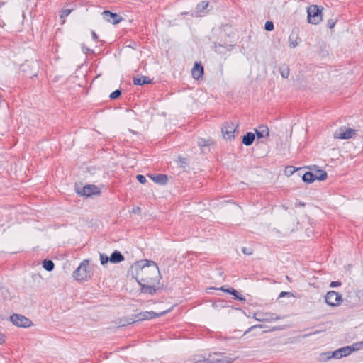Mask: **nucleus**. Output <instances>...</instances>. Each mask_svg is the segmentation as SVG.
I'll use <instances>...</instances> for the list:
<instances>
[{
  "mask_svg": "<svg viewBox=\"0 0 363 363\" xmlns=\"http://www.w3.org/2000/svg\"><path fill=\"white\" fill-rule=\"evenodd\" d=\"M5 2V0H0V6L3 5Z\"/></svg>",
  "mask_w": 363,
  "mask_h": 363,
  "instance_id": "43",
  "label": "nucleus"
},
{
  "mask_svg": "<svg viewBox=\"0 0 363 363\" xmlns=\"http://www.w3.org/2000/svg\"><path fill=\"white\" fill-rule=\"evenodd\" d=\"M220 289L223 291L228 292V293L233 295L237 299H239L241 301L245 300V298L243 297L238 296V292L236 290H235L232 288L225 289L224 287H221Z\"/></svg>",
  "mask_w": 363,
  "mask_h": 363,
  "instance_id": "22",
  "label": "nucleus"
},
{
  "mask_svg": "<svg viewBox=\"0 0 363 363\" xmlns=\"http://www.w3.org/2000/svg\"><path fill=\"white\" fill-rule=\"evenodd\" d=\"M82 51L84 52V53H87L88 52L90 51V49H89L88 48H86L85 45H82Z\"/></svg>",
  "mask_w": 363,
  "mask_h": 363,
  "instance_id": "39",
  "label": "nucleus"
},
{
  "mask_svg": "<svg viewBox=\"0 0 363 363\" xmlns=\"http://www.w3.org/2000/svg\"><path fill=\"white\" fill-rule=\"evenodd\" d=\"M237 125L233 122H226L222 127V133L225 139L231 140L234 138V133L235 132Z\"/></svg>",
  "mask_w": 363,
  "mask_h": 363,
  "instance_id": "9",
  "label": "nucleus"
},
{
  "mask_svg": "<svg viewBox=\"0 0 363 363\" xmlns=\"http://www.w3.org/2000/svg\"><path fill=\"white\" fill-rule=\"evenodd\" d=\"M169 311H170V309L164 311L160 313H155L154 311H144V312H141V313L136 314L135 318L138 321L144 320H149V319H152L154 318H157V317L162 316V315L167 313Z\"/></svg>",
  "mask_w": 363,
  "mask_h": 363,
  "instance_id": "8",
  "label": "nucleus"
},
{
  "mask_svg": "<svg viewBox=\"0 0 363 363\" xmlns=\"http://www.w3.org/2000/svg\"><path fill=\"white\" fill-rule=\"evenodd\" d=\"M242 252H243L245 254H247V255H251V254H252V252H251V251H248V250H247V249H246V248H243Z\"/></svg>",
  "mask_w": 363,
  "mask_h": 363,
  "instance_id": "41",
  "label": "nucleus"
},
{
  "mask_svg": "<svg viewBox=\"0 0 363 363\" xmlns=\"http://www.w3.org/2000/svg\"><path fill=\"white\" fill-rule=\"evenodd\" d=\"M121 94V91L120 90H116L114 91L113 92H112L109 97L111 99H117L118 97L120 96V95Z\"/></svg>",
  "mask_w": 363,
  "mask_h": 363,
  "instance_id": "30",
  "label": "nucleus"
},
{
  "mask_svg": "<svg viewBox=\"0 0 363 363\" xmlns=\"http://www.w3.org/2000/svg\"><path fill=\"white\" fill-rule=\"evenodd\" d=\"M317 333H318V331H315V332H314V333H309V334H306V335H303V337H308V336H310V335H315V334H317Z\"/></svg>",
  "mask_w": 363,
  "mask_h": 363,
  "instance_id": "42",
  "label": "nucleus"
},
{
  "mask_svg": "<svg viewBox=\"0 0 363 363\" xmlns=\"http://www.w3.org/2000/svg\"><path fill=\"white\" fill-rule=\"evenodd\" d=\"M333 26H334V23H333V24H332V23H330V28H332L333 27Z\"/></svg>",
  "mask_w": 363,
  "mask_h": 363,
  "instance_id": "44",
  "label": "nucleus"
},
{
  "mask_svg": "<svg viewBox=\"0 0 363 363\" xmlns=\"http://www.w3.org/2000/svg\"><path fill=\"white\" fill-rule=\"evenodd\" d=\"M303 181L306 183H312L315 181L313 173L311 172H306L302 177Z\"/></svg>",
  "mask_w": 363,
  "mask_h": 363,
  "instance_id": "21",
  "label": "nucleus"
},
{
  "mask_svg": "<svg viewBox=\"0 0 363 363\" xmlns=\"http://www.w3.org/2000/svg\"><path fill=\"white\" fill-rule=\"evenodd\" d=\"M43 267L45 270L50 272V271L53 270L55 264L52 260L45 259L43 262Z\"/></svg>",
  "mask_w": 363,
  "mask_h": 363,
  "instance_id": "24",
  "label": "nucleus"
},
{
  "mask_svg": "<svg viewBox=\"0 0 363 363\" xmlns=\"http://www.w3.org/2000/svg\"><path fill=\"white\" fill-rule=\"evenodd\" d=\"M92 270L88 260H84L73 272V277L78 281H86L91 278Z\"/></svg>",
  "mask_w": 363,
  "mask_h": 363,
  "instance_id": "2",
  "label": "nucleus"
},
{
  "mask_svg": "<svg viewBox=\"0 0 363 363\" xmlns=\"http://www.w3.org/2000/svg\"><path fill=\"white\" fill-rule=\"evenodd\" d=\"M341 284H342V283L340 281H332L330 284V286L333 288V287L340 286H341Z\"/></svg>",
  "mask_w": 363,
  "mask_h": 363,
  "instance_id": "34",
  "label": "nucleus"
},
{
  "mask_svg": "<svg viewBox=\"0 0 363 363\" xmlns=\"http://www.w3.org/2000/svg\"><path fill=\"white\" fill-rule=\"evenodd\" d=\"M308 21L316 25L322 20L321 12L316 5H312L308 8Z\"/></svg>",
  "mask_w": 363,
  "mask_h": 363,
  "instance_id": "4",
  "label": "nucleus"
},
{
  "mask_svg": "<svg viewBox=\"0 0 363 363\" xmlns=\"http://www.w3.org/2000/svg\"><path fill=\"white\" fill-rule=\"evenodd\" d=\"M356 133L357 130L346 126H342L335 130L333 136L335 138L345 140L354 138Z\"/></svg>",
  "mask_w": 363,
  "mask_h": 363,
  "instance_id": "3",
  "label": "nucleus"
},
{
  "mask_svg": "<svg viewBox=\"0 0 363 363\" xmlns=\"http://www.w3.org/2000/svg\"><path fill=\"white\" fill-rule=\"evenodd\" d=\"M208 6V2L206 1H201L199 4L197 5L196 9L199 12H203Z\"/></svg>",
  "mask_w": 363,
  "mask_h": 363,
  "instance_id": "27",
  "label": "nucleus"
},
{
  "mask_svg": "<svg viewBox=\"0 0 363 363\" xmlns=\"http://www.w3.org/2000/svg\"><path fill=\"white\" fill-rule=\"evenodd\" d=\"M138 181L141 184H145L146 182V178L143 175L138 174L137 176Z\"/></svg>",
  "mask_w": 363,
  "mask_h": 363,
  "instance_id": "33",
  "label": "nucleus"
},
{
  "mask_svg": "<svg viewBox=\"0 0 363 363\" xmlns=\"http://www.w3.org/2000/svg\"><path fill=\"white\" fill-rule=\"evenodd\" d=\"M197 143L199 147H204L210 145L211 140L209 138H199Z\"/></svg>",
  "mask_w": 363,
  "mask_h": 363,
  "instance_id": "25",
  "label": "nucleus"
},
{
  "mask_svg": "<svg viewBox=\"0 0 363 363\" xmlns=\"http://www.w3.org/2000/svg\"><path fill=\"white\" fill-rule=\"evenodd\" d=\"M294 172V167H287L286 168V174H292Z\"/></svg>",
  "mask_w": 363,
  "mask_h": 363,
  "instance_id": "36",
  "label": "nucleus"
},
{
  "mask_svg": "<svg viewBox=\"0 0 363 363\" xmlns=\"http://www.w3.org/2000/svg\"><path fill=\"white\" fill-rule=\"evenodd\" d=\"M108 260H109V258L106 255H105L104 254H100V262L102 265H104L105 264H106Z\"/></svg>",
  "mask_w": 363,
  "mask_h": 363,
  "instance_id": "32",
  "label": "nucleus"
},
{
  "mask_svg": "<svg viewBox=\"0 0 363 363\" xmlns=\"http://www.w3.org/2000/svg\"><path fill=\"white\" fill-rule=\"evenodd\" d=\"M313 173L314 179L315 180L324 181L327 178V173L325 170L318 169Z\"/></svg>",
  "mask_w": 363,
  "mask_h": 363,
  "instance_id": "18",
  "label": "nucleus"
},
{
  "mask_svg": "<svg viewBox=\"0 0 363 363\" xmlns=\"http://www.w3.org/2000/svg\"><path fill=\"white\" fill-rule=\"evenodd\" d=\"M72 11V9H67L62 10L61 12L60 18H64L68 16L70 14Z\"/></svg>",
  "mask_w": 363,
  "mask_h": 363,
  "instance_id": "29",
  "label": "nucleus"
},
{
  "mask_svg": "<svg viewBox=\"0 0 363 363\" xmlns=\"http://www.w3.org/2000/svg\"><path fill=\"white\" fill-rule=\"evenodd\" d=\"M10 319L13 325L18 327L26 328L30 326L31 324V321L22 315L13 314L11 316Z\"/></svg>",
  "mask_w": 363,
  "mask_h": 363,
  "instance_id": "10",
  "label": "nucleus"
},
{
  "mask_svg": "<svg viewBox=\"0 0 363 363\" xmlns=\"http://www.w3.org/2000/svg\"><path fill=\"white\" fill-rule=\"evenodd\" d=\"M333 26H334V23H333V24H332V23H330V28H332L333 27Z\"/></svg>",
  "mask_w": 363,
  "mask_h": 363,
  "instance_id": "45",
  "label": "nucleus"
},
{
  "mask_svg": "<svg viewBox=\"0 0 363 363\" xmlns=\"http://www.w3.org/2000/svg\"><path fill=\"white\" fill-rule=\"evenodd\" d=\"M5 341V337L4 335L2 333H0V345H1Z\"/></svg>",
  "mask_w": 363,
  "mask_h": 363,
  "instance_id": "38",
  "label": "nucleus"
},
{
  "mask_svg": "<svg viewBox=\"0 0 363 363\" xmlns=\"http://www.w3.org/2000/svg\"><path fill=\"white\" fill-rule=\"evenodd\" d=\"M76 191L78 194L87 197L93 195H99L100 194L99 189L96 186L92 184L86 185L81 189L76 187Z\"/></svg>",
  "mask_w": 363,
  "mask_h": 363,
  "instance_id": "6",
  "label": "nucleus"
},
{
  "mask_svg": "<svg viewBox=\"0 0 363 363\" xmlns=\"http://www.w3.org/2000/svg\"><path fill=\"white\" fill-rule=\"evenodd\" d=\"M255 320L259 322L271 323L277 320L281 319V317L274 313H256L254 314Z\"/></svg>",
  "mask_w": 363,
  "mask_h": 363,
  "instance_id": "11",
  "label": "nucleus"
},
{
  "mask_svg": "<svg viewBox=\"0 0 363 363\" xmlns=\"http://www.w3.org/2000/svg\"><path fill=\"white\" fill-rule=\"evenodd\" d=\"M102 15H103L104 18L106 21H108L112 24H118L123 20V18L121 16H119L117 13H112L109 11H104L102 13Z\"/></svg>",
  "mask_w": 363,
  "mask_h": 363,
  "instance_id": "12",
  "label": "nucleus"
},
{
  "mask_svg": "<svg viewBox=\"0 0 363 363\" xmlns=\"http://www.w3.org/2000/svg\"><path fill=\"white\" fill-rule=\"evenodd\" d=\"M352 353V350L350 347V346L343 347L342 348L337 349L333 352H327V353H323L322 355L327 356V359L330 358H335V359H340L344 357H347L350 355Z\"/></svg>",
  "mask_w": 363,
  "mask_h": 363,
  "instance_id": "7",
  "label": "nucleus"
},
{
  "mask_svg": "<svg viewBox=\"0 0 363 363\" xmlns=\"http://www.w3.org/2000/svg\"><path fill=\"white\" fill-rule=\"evenodd\" d=\"M289 46L291 48H295L299 44L298 38L297 36H293L292 35L289 38Z\"/></svg>",
  "mask_w": 363,
  "mask_h": 363,
  "instance_id": "23",
  "label": "nucleus"
},
{
  "mask_svg": "<svg viewBox=\"0 0 363 363\" xmlns=\"http://www.w3.org/2000/svg\"><path fill=\"white\" fill-rule=\"evenodd\" d=\"M152 180L156 183L164 184L167 182V177L164 174H157L152 177Z\"/></svg>",
  "mask_w": 363,
  "mask_h": 363,
  "instance_id": "20",
  "label": "nucleus"
},
{
  "mask_svg": "<svg viewBox=\"0 0 363 363\" xmlns=\"http://www.w3.org/2000/svg\"><path fill=\"white\" fill-rule=\"evenodd\" d=\"M264 28L267 31H271L274 29V24L272 21H267L265 23Z\"/></svg>",
  "mask_w": 363,
  "mask_h": 363,
  "instance_id": "31",
  "label": "nucleus"
},
{
  "mask_svg": "<svg viewBox=\"0 0 363 363\" xmlns=\"http://www.w3.org/2000/svg\"><path fill=\"white\" fill-rule=\"evenodd\" d=\"M280 74L283 78H288L289 76V68L288 67H281L279 69Z\"/></svg>",
  "mask_w": 363,
  "mask_h": 363,
  "instance_id": "28",
  "label": "nucleus"
},
{
  "mask_svg": "<svg viewBox=\"0 0 363 363\" xmlns=\"http://www.w3.org/2000/svg\"><path fill=\"white\" fill-rule=\"evenodd\" d=\"M124 260L123 255L119 251H114L109 257V261L112 263H119Z\"/></svg>",
  "mask_w": 363,
  "mask_h": 363,
  "instance_id": "16",
  "label": "nucleus"
},
{
  "mask_svg": "<svg viewBox=\"0 0 363 363\" xmlns=\"http://www.w3.org/2000/svg\"><path fill=\"white\" fill-rule=\"evenodd\" d=\"M350 347L352 350V352L362 350L363 349V340L353 343L352 345L350 346Z\"/></svg>",
  "mask_w": 363,
  "mask_h": 363,
  "instance_id": "26",
  "label": "nucleus"
},
{
  "mask_svg": "<svg viewBox=\"0 0 363 363\" xmlns=\"http://www.w3.org/2000/svg\"><path fill=\"white\" fill-rule=\"evenodd\" d=\"M255 135L253 133H247L242 138V143L246 146H250L255 140Z\"/></svg>",
  "mask_w": 363,
  "mask_h": 363,
  "instance_id": "17",
  "label": "nucleus"
},
{
  "mask_svg": "<svg viewBox=\"0 0 363 363\" xmlns=\"http://www.w3.org/2000/svg\"><path fill=\"white\" fill-rule=\"evenodd\" d=\"M150 82H151V80L147 77H145V76H143L139 78L133 79V84L135 85H144V84H150Z\"/></svg>",
  "mask_w": 363,
  "mask_h": 363,
  "instance_id": "19",
  "label": "nucleus"
},
{
  "mask_svg": "<svg viewBox=\"0 0 363 363\" xmlns=\"http://www.w3.org/2000/svg\"><path fill=\"white\" fill-rule=\"evenodd\" d=\"M255 130L257 138H263L264 137H267L269 135V133L267 126L263 125H259Z\"/></svg>",
  "mask_w": 363,
  "mask_h": 363,
  "instance_id": "15",
  "label": "nucleus"
},
{
  "mask_svg": "<svg viewBox=\"0 0 363 363\" xmlns=\"http://www.w3.org/2000/svg\"><path fill=\"white\" fill-rule=\"evenodd\" d=\"M255 328H262L263 326L262 325H256L251 326L250 328H248L247 330L245 331V335L247 334V333H249L250 331H251L252 329H254Z\"/></svg>",
  "mask_w": 363,
  "mask_h": 363,
  "instance_id": "35",
  "label": "nucleus"
},
{
  "mask_svg": "<svg viewBox=\"0 0 363 363\" xmlns=\"http://www.w3.org/2000/svg\"><path fill=\"white\" fill-rule=\"evenodd\" d=\"M138 281L151 284H157L160 279L157 265L153 261L146 260V264L137 272Z\"/></svg>",
  "mask_w": 363,
  "mask_h": 363,
  "instance_id": "1",
  "label": "nucleus"
},
{
  "mask_svg": "<svg viewBox=\"0 0 363 363\" xmlns=\"http://www.w3.org/2000/svg\"><path fill=\"white\" fill-rule=\"evenodd\" d=\"M92 38L94 40H97L98 36L96 35V33L94 31L91 32Z\"/></svg>",
  "mask_w": 363,
  "mask_h": 363,
  "instance_id": "40",
  "label": "nucleus"
},
{
  "mask_svg": "<svg viewBox=\"0 0 363 363\" xmlns=\"http://www.w3.org/2000/svg\"><path fill=\"white\" fill-rule=\"evenodd\" d=\"M138 284L141 286V292L145 293V294H153L156 291L155 285L156 284H147L145 282H142L141 281H138Z\"/></svg>",
  "mask_w": 363,
  "mask_h": 363,
  "instance_id": "13",
  "label": "nucleus"
},
{
  "mask_svg": "<svg viewBox=\"0 0 363 363\" xmlns=\"http://www.w3.org/2000/svg\"><path fill=\"white\" fill-rule=\"evenodd\" d=\"M286 296H291V293L290 292H286V291H282L279 294V297L280 298L284 297Z\"/></svg>",
  "mask_w": 363,
  "mask_h": 363,
  "instance_id": "37",
  "label": "nucleus"
},
{
  "mask_svg": "<svg viewBox=\"0 0 363 363\" xmlns=\"http://www.w3.org/2000/svg\"><path fill=\"white\" fill-rule=\"evenodd\" d=\"M325 300L328 305L335 307L342 303V297L340 294L335 291H330L325 296Z\"/></svg>",
  "mask_w": 363,
  "mask_h": 363,
  "instance_id": "5",
  "label": "nucleus"
},
{
  "mask_svg": "<svg viewBox=\"0 0 363 363\" xmlns=\"http://www.w3.org/2000/svg\"><path fill=\"white\" fill-rule=\"evenodd\" d=\"M192 77L195 79H202L203 74V67L198 63H195L194 66L192 68L191 70Z\"/></svg>",
  "mask_w": 363,
  "mask_h": 363,
  "instance_id": "14",
  "label": "nucleus"
}]
</instances>
